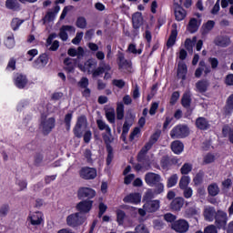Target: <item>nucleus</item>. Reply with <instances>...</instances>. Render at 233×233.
<instances>
[{
  "label": "nucleus",
  "mask_w": 233,
  "mask_h": 233,
  "mask_svg": "<svg viewBox=\"0 0 233 233\" xmlns=\"http://www.w3.org/2000/svg\"><path fill=\"white\" fill-rule=\"evenodd\" d=\"M96 125H97L98 129L106 130V134H110V130L112 128H110V126L106 125V123H105V121H103L101 119H97L96 120Z\"/></svg>",
  "instance_id": "nucleus-49"
},
{
  "label": "nucleus",
  "mask_w": 233,
  "mask_h": 233,
  "mask_svg": "<svg viewBox=\"0 0 233 233\" xmlns=\"http://www.w3.org/2000/svg\"><path fill=\"white\" fill-rule=\"evenodd\" d=\"M216 26V22L214 20H208L206 24L202 25V35L208 34V32L212 31Z\"/></svg>",
  "instance_id": "nucleus-39"
},
{
  "label": "nucleus",
  "mask_w": 233,
  "mask_h": 233,
  "mask_svg": "<svg viewBox=\"0 0 233 233\" xmlns=\"http://www.w3.org/2000/svg\"><path fill=\"white\" fill-rule=\"evenodd\" d=\"M208 194L211 196V198H216L218 194H219V186L217 183H212L208 187Z\"/></svg>",
  "instance_id": "nucleus-41"
},
{
  "label": "nucleus",
  "mask_w": 233,
  "mask_h": 233,
  "mask_svg": "<svg viewBox=\"0 0 233 233\" xmlns=\"http://www.w3.org/2000/svg\"><path fill=\"white\" fill-rule=\"evenodd\" d=\"M190 172H192V164L190 163H185L180 168V174H182V176H187Z\"/></svg>",
  "instance_id": "nucleus-53"
},
{
  "label": "nucleus",
  "mask_w": 233,
  "mask_h": 233,
  "mask_svg": "<svg viewBox=\"0 0 233 233\" xmlns=\"http://www.w3.org/2000/svg\"><path fill=\"white\" fill-rule=\"evenodd\" d=\"M188 185H190V177L185 175L182 176L178 183L180 190L188 187Z\"/></svg>",
  "instance_id": "nucleus-47"
},
{
  "label": "nucleus",
  "mask_w": 233,
  "mask_h": 233,
  "mask_svg": "<svg viewBox=\"0 0 233 233\" xmlns=\"http://www.w3.org/2000/svg\"><path fill=\"white\" fill-rule=\"evenodd\" d=\"M64 70L67 72V74H72L76 70V65H77V59L66 57L64 59Z\"/></svg>",
  "instance_id": "nucleus-23"
},
{
  "label": "nucleus",
  "mask_w": 233,
  "mask_h": 233,
  "mask_svg": "<svg viewBox=\"0 0 233 233\" xmlns=\"http://www.w3.org/2000/svg\"><path fill=\"white\" fill-rule=\"evenodd\" d=\"M125 117V105L122 102L116 104V119L121 121Z\"/></svg>",
  "instance_id": "nucleus-42"
},
{
  "label": "nucleus",
  "mask_w": 233,
  "mask_h": 233,
  "mask_svg": "<svg viewBox=\"0 0 233 233\" xmlns=\"http://www.w3.org/2000/svg\"><path fill=\"white\" fill-rule=\"evenodd\" d=\"M86 221V216H83L81 213L76 212L68 215L66 218L67 227L70 228H79L82 225H85Z\"/></svg>",
  "instance_id": "nucleus-3"
},
{
  "label": "nucleus",
  "mask_w": 233,
  "mask_h": 233,
  "mask_svg": "<svg viewBox=\"0 0 233 233\" xmlns=\"http://www.w3.org/2000/svg\"><path fill=\"white\" fill-rule=\"evenodd\" d=\"M187 74H188V67H187V64L183 61L178 62L177 69V76L178 79L185 81V79H187Z\"/></svg>",
  "instance_id": "nucleus-21"
},
{
  "label": "nucleus",
  "mask_w": 233,
  "mask_h": 233,
  "mask_svg": "<svg viewBox=\"0 0 233 233\" xmlns=\"http://www.w3.org/2000/svg\"><path fill=\"white\" fill-rule=\"evenodd\" d=\"M86 123V116L85 115L77 117L75 127L73 128V134L75 137L81 139L83 137V132H81V128H83V125Z\"/></svg>",
  "instance_id": "nucleus-12"
},
{
  "label": "nucleus",
  "mask_w": 233,
  "mask_h": 233,
  "mask_svg": "<svg viewBox=\"0 0 233 233\" xmlns=\"http://www.w3.org/2000/svg\"><path fill=\"white\" fill-rule=\"evenodd\" d=\"M171 150L174 154L179 155L185 150V145L181 140H174L171 143Z\"/></svg>",
  "instance_id": "nucleus-30"
},
{
  "label": "nucleus",
  "mask_w": 233,
  "mask_h": 233,
  "mask_svg": "<svg viewBox=\"0 0 233 233\" xmlns=\"http://www.w3.org/2000/svg\"><path fill=\"white\" fill-rule=\"evenodd\" d=\"M161 207V201L156 200H148L144 203L143 208L147 210L148 213L157 212L159 208Z\"/></svg>",
  "instance_id": "nucleus-14"
},
{
  "label": "nucleus",
  "mask_w": 233,
  "mask_h": 233,
  "mask_svg": "<svg viewBox=\"0 0 233 233\" xmlns=\"http://www.w3.org/2000/svg\"><path fill=\"white\" fill-rule=\"evenodd\" d=\"M29 219H30V223L31 225H41V218H39V216L37 215H33L32 217H29Z\"/></svg>",
  "instance_id": "nucleus-64"
},
{
  "label": "nucleus",
  "mask_w": 233,
  "mask_h": 233,
  "mask_svg": "<svg viewBox=\"0 0 233 233\" xmlns=\"http://www.w3.org/2000/svg\"><path fill=\"white\" fill-rule=\"evenodd\" d=\"M34 159L35 167H41V163H43V159H45V157L43 156V153H36L34 157Z\"/></svg>",
  "instance_id": "nucleus-57"
},
{
  "label": "nucleus",
  "mask_w": 233,
  "mask_h": 233,
  "mask_svg": "<svg viewBox=\"0 0 233 233\" xmlns=\"http://www.w3.org/2000/svg\"><path fill=\"white\" fill-rule=\"evenodd\" d=\"M196 41H198V38L194 36L192 39L187 38L185 41V47L190 51L192 48H194V45L196 44Z\"/></svg>",
  "instance_id": "nucleus-55"
},
{
  "label": "nucleus",
  "mask_w": 233,
  "mask_h": 233,
  "mask_svg": "<svg viewBox=\"0 0 233 233\" xmlns=\"http://www.w3.org/2000/svg\"><path fill=\"white\" fill-rule=\"evenodd\" d=\"M218 228L214 224H210L204 228V231L202 233H218Z\"/></svg>",
  "instance_id": "nucleus-59"
},
{
  "label": "nucleus",
  "mask_w": 233,
  "mask_h": 233,
  "mask_svg": "<svg viewBox=\"0 0 233 233\" xmlns=\"http://www.w3.org/2000/svg\"><path fill=\"white\" fill-rule=\"evenodd\" d=\"M107 208L108 207L105 203L100 202L98 205V218H103V215L106 212Z\"/></svg>",
  "instance_id": "nucleus-61"
},
{
  "label": "nucleus",
  "mask_w": 233,
  "mask_h": 233,
  "mask_svg": "<svg viewBox=\"0 0 233 233\" xmlns=\"http://www.w3.org/2000/svg\"><path fill=\"white\" fill-rule=\"evenodd\" d=\"M88 23L86 22V18L85 16H78L76 21V28H80L81 30H85Z\"/></svg>",
  "instance_id": "nucleus-45"
},
{
  "label": "nucleus",
  "mask_w": 233,
  "mask_h": 233,
  "mask_svg": "<svg viewBox=\"0 0 233 233\" xmlns=\"http://www.w3.org/2000/svg\"><path fill=\"white\" fill-rule=\"evenodd\" d=\"M84 157L86 159L87 163H94V160L92 159V150L89 148H86L84 151Z\"/></svg>",
  "instance_id": "nucleus-63"
},
{
  "label": "nucleus",
  "mask_w": 233,
  "mask_h": 233,
  "mask_svg": "<svg viewBox=\"0 0 233 233\" xmlns=\"http://www.w3.org/2000/svg\"><path fill=\"white\" fill-rule=\"evenodd\" d=\"M169 136L171 139H185L190 136V128L185 124H178L171 129Z\"/></svg>",
  "instance_id": "nucleus-4"
},
{
  "label": "nucleus",
  "mask_w": 233,
  "mask_h": 233,
  "mask_svg": "<svg viewBox=\"0 0 233 233\" xmlns=\"http://www.w3.org/2000/svg\"><path fill=\"white\" fill-rule=\"evenodd\" d=\"M181 105L184 108H190V105H192V98L187 93H185L181 98Z\"/></svg>",
  "instance_id": "nucleus-44"
},
{
  "label": "nucleus",
  "mask_w": 233,
  "mask_h": 233,
  "mask_svg": "<svg viewBox=\"0 0 233 233\" xmlns=\"http://www.w3.org/2000/svg\"><path fill=\"white\" fill-rule=\"evenodd\" d=\"M208 86H210V83L207 79L198 80L196 83V88L199 94H205L208 90Z\"/></svg>",
  "instance_id": "nucleus-29"
},
{
  "label": "nucleus",
  "mask_w": 233,
  "mask_h": 233,
  "mask_svg": "<svg viewBox=\"0 0 233 233\" xmlns=\"http://www.w3.org/2000/svg\"><path fill=\"white\" fill-rule=\"evenodd\" d=\"M179 4H177V7L175 9V18L176 21H183L185 17H187V10L183 8L181 5H183V0H178Z\"/></svg>",
  "instance_id": "nucleus-22"
},
{
  "label": "nucleus",
  "mask_w": 233,
  "mask_h": 233,
  "mask_svg": "<svg viewBox=\"0 0 233 233\" xmlns=\"http://www.w3.org/2000/svg\"><path fill=\"white\" fill-rule=\"evenodd\" d=\"M179 179V177H177V174L171 175L167 181V187L172 188L173 187H176L177 185V180Z\"/></svg>",
  "instance_id": "nucleus-43"
},
{
  "label": "nucleus",
  "mask_w": 233,
  "mask_h": 233,
  "mask_svg": "<svg viewBox=\"0 0 233 233\" xmlns=\"http://www.w3.org/2000/svg\"><path fill=\"white\" fill-rule=\"evenodd\" d=\"M170 228L177 233H187L190 228V224H188L187 219L179 218L170 225Z\"/></svg>",
  "instance_id": "nucleus-7"
},
{
  "label": "nucleus",
  "mask_w": 233,
  "mask_h": 233,
  "mask_svg": "<svg viewBox=\"0 0 233 233\" xmlns=\"http://www.w3.org/2000/svg\"><path fill=\"white\" fill-rule=\"evenodd\" d=\"M106 152H107V157L106 158V163L107 167H110V165H112V161L114 160V148L113 147L106 148Z\"/></svg>",
  "instance_id": "nucleus-52"
},
{
  "label": "nucleus",
  "mask_w": 233,
  "mask_h": 233,
  "mask_svg": "<svg viewBox=\"0 0 233 233\" xmlns=\"http://www.w3.org/2000/svg\"><path fill=\"white\" fill-rule=\"evenodd\" d=\"M81 179L89 181L90 179H96L97 177V169L90 167H83L78 171Z\"/></svg>",
  "instance_id": "nucleus-8"
},
{
  "label": "nucleus",
  "mask_w": 233,
  "mask_h": 233,
  "mask_svg": "<svg viewBox=\"0 0 233 233\" xmlns=\"http://www.w3.org/2000/svg\"><path fill=\"white\" fill-rule=\"evenodd\" d=\"M123 201L124 203L138 205V203H141V195L139 193H130L123 198Z\"/></svg>",
  "instance_id": "nucleus-25"
},
{
  "label": "nucleus",
  "mask_w": 233,
  "mask_h": 233,
  "mask_svg": "<svg viewBox=\"0 0 233 233\" xmlns=\"http://www.w3.org/2000/svg\"><path fill=\"white\" fill-rule=\"evenodd\" d=\"M10 211V206L8 204H4L0 208V219H3V218H6L8 216V212Z\"/></svg>",
  "instance_id": "nucleus-56"
},
{
  "label": "nucleus",
  "mask_w": 233,
  "mask_h": 233,
  "mask_svg": "<svg viewBox=\"0 0 233 233\" xmlns=\"http://www.w3.org/2000/svg\"><path fill=\"white\" fill-rule=\"evenodd\" d=\"M110 70H112L110 65L105 63V61H102L99 63L98 67L92 70L91 74L93 77H99V76H102V74H105V72H110Z\"/></svg>",
  "instance_id": "nucleus-16"
},
{
  "label": "nucleus",
  "mask_w": 233,
  "mask_h": 233,
  "mask_svg": "<svg viewBox=\"0 0 233 233\" xmlns=\"http://www.w3.org/2000/svg\"><path fill=\"white\" fill-rule=\"evenodd\" d=\"M135 232L136 233H150V231H148V228H147V226H145V224H139L135 228Z\"/></svg>",
  "instance_id": "nucleus-60"
},
{
  "label": "nucleus",
  "mask_w": 233,
  "mask_h": 233,
  "mask_svg": "<svg viewBox=\"0 0 233 233\" xmlns=\"http://www.w3.org/2000/svg\"><path fill=\"white\" fill-rule=\"evenodd\" d=\"M6 39L5 40V46L6 48H14L15 46V39L14 38V33L8 32L6 34Z\"/></svg>",
  "instance_id": "nucleus-38"
},
{
  "label": "nucleus",
  "mask_w": 233,
  "mask_h": 233,
  "mask_svg": "<svg viewBox=\"0 0 233 233\" xmlns=\"http://www.w3.org/2000/svg\"><path fill=\"white\" fill-rule=\"evenodd\" d=\"M195 125L198 130H208L210 128V122L205 116H198Z\"/></svg>",
  "instance_id": "nucleus-24"
},
{
  "label": "nucleus",
  "mask_w": 233,
  "mask_h": 233,
  "mask_svg": "<svg viewBox=\"0 0 233 233\" xmlns=\"http://www.w3.org/2000/svg\"><path fill=\"white\" fill-rule=\"evenodd\" d=\"M205 181V171L199 170L193 177L194 187H201Z\"/></svg>",
  "instance_id": "nucleus-33"
},
{
  "label": "nucleus",
  "mask_w": 233,
  "mask_h": 233,
  "mask_svg": "<svg viewBox=\"0 0 233 233\" xmlns=\"http://www.w3.org/2000/svg\"><path fill=\"white\" fill-rule=\"evenodd\" d=\"M187 30L189 34H196L199 30V24H198L197 18H191L189 20Z\"/></svg>",
  "instance_id": "nucleus-34"
},
{
  "label": "nucleus",
  "mask_w": 233,
  "mask_h": 233,
  "mask_svg": "<svg viewBox=\"0 0 233 233\" xmlns=\"http://www.w3.org/2000/svg\"><path fill=\"white\" fill-rule=\"evenodd\" d=\"M183 190V196L186 199H190L194 194V190H192V187H187L186 188H182Z\"/></svg>",
  "instance_id": "nucleus-58"
},
{
  "label": "nucleus",
  "mask_w": 233,
  "mask_h": 233,
  "mask_svg": "<svg viewBox=\"0 0 233 233\" xmlns=\"http://www.w3.org/2000/svg\"><path fill=\"white\" fill-rule=\"evenodd\" d=\"M88 85H90L88 78L86 77H82L80 79V81L78 82V86L80 88H84V90L82 91V96L83 97H85L86 99H89L91 94H92V90H90V88H88Z\"/></svg>",
  "instance_id": "nucleus-17"
},
{
  "label": "nucleus",
  "mask_w": 233,
  "mask_h": 233,
  "mask_svg": "<svg viewBox=\"0 0 233 233\" xmlns=\"http://www.w3.org/2000/svg\"><path fill=\"white\" fill-rule=\"evenodd\" d=\"M78 199L92 200L96 198V190L92 187H82L77 190Z\"/></svg>",
  "instance_id": "nucleus-9"
},
{
  "label": "nucleus",
  "mask_w": 233,
  "mask_h": 233,
  "mask_svg": "<svg viewBox=\"0 0 233 233\" xmlns=\"http://www.w3.org/2000/svg\"><path fill=\"white\" fill-rule=\"evenodd\" d=\"M74 117V111H71L70 113H67L66 116H65V118H64V123L66 125V129L67 130H70L71 127H72V118Z\"/></svg>",
  "instance_id": "nucleus-46"
},
{
  "label": "nucleus",
  "mask_w": 233,
  "mask_h": 233,
  "mask_svg": "<svg viewBox=\"0 0 233 233\" xmlns=\"http://www.w3.org/2000/svg\"><path fill=\"white\" fill-rule=\"evenodd\" d=\"M56 37H57V34L52 33L48 35V37L46 39V46H50V45H51V46L49 48V50L51 52H57V50H59V42L57 40L54 41V39H56Z\"/></svg>",
  "instance_id": "nucleus-19"
},
{
  "label": "nucleus",
  "mask_w": 233,
  "mask_h": 233,
  "mask_svg": "<svg viewBox=\"0 0 233 233\" xmlns=\"http://www.w3.org/2000/svg\"><path fill=\"white\" fill-rule=\"evenodd\" d=\"M96 66H97L96 58H88L84 64H78L79 70L87 72V74H92V70H95Z\"/></svg>",
  "instance_id": "nucleus-11"
},
{
  "label": "nucleus",
  "mask_w": 233,
  "mask_h": 233,
  "mask_svg": "<svg viewBox=\"0 0 233 233\" xmlns=\"http://www.w3.org/2000/svg\"><path fill=\"white\" fill-rule=\"evenodd\" d=\"M25 23V20H21L17 17L13 18L11 21V28L12 30H14V32L19 30V26H21V25Z\"/></svg>",
  "instance_id": "nucleus-48"
},
{
  "label": "nucleus",
  "mask_w": 233,
  "mask_h": 233,
  "mask_svg": "<svg viewBox=\"0 0 233 233\" xmlns=\"http://www.w3.org/2000/svg\"><path fill=\"white\" fill-rule=\"evenodd\" d=\"M144 179L147 187H155L154 194H156V196H159V194L165 192V184L161 182V175L154 172H147L145 175Z\"/></svg>",
  "instance_id": "nucleus-1"
},
{
  "label": "nucleus",
  "mask_w": 233,
  "mask_h": 233,
  "mask_svg": "<svg viewBox=\"0 0 233 233\" xmlns=\"http://www.w3.org/2000/svg\"><path fill=\"white\" fill-rule=\"evenodd\" d=\"M54 19H56V13L48 11L42 19L43 25H46V23H50L51 21H54Z\"/></svg>",
  "instance_id": "nucleus-50"
},
{
  "label": "nucleus",
  "mask_w": 233,
  "mask_h": 233,
  "mask_svg": "<svg viewBox=\"0 0 233 233\" xmlns=\"http://www.w3.org/2000/svg\"><path fill=\"white\" fill-rule=\"evenodd\" d=\"M184 205L185 198H183L182 197H177L171 201L170 209L172 210V212H179V210L183 208Z\"/></svg>",
  "instance_id": "nucleus-20"
},
{
  "label": "nucleus",
  "mask_w": 233,
  "mask_h": 233,
  "mask_svg": "<svg viewBox=\"0 0 233 233\" xmlns=\"http://www.w3.org/2000/svg\"><path fill=\"white\" fill-rule=\"evenodd\" d=\"M178 99H179V91H174L169 100L170 105L172 106L176 105Z\"/></svg>",
  "instance_id": "nucleus-62"
},
{
  "label": "nucleus",
  "mask_w": 233,
  "mask_h": 233,
  "mask_svg": "<svg viewBox=\"0 0 233 233\" xmlns=\"http://www.w3.org/2000/svg\"><path fill=\"white\" fill-rule=\"evenodd\" d=\"M48 55L46 53L41 54L34 62L33 67L39 69L45 68L46 65H48Z\"/></svg>",
  "instance_id": "nucleus-18"
},
{
  "label": "nucleus",
  "mask_w": 233,
  "mask_h": 233,
  "mask_svg": "<svg viewBox=\"0 0 233 233\" xmlns=\"http://www.w3.org/2000/svg\"><path fill=\"white\" fill-rule=\"evenodd\" d=\"M116 216L118 227H123L125 225V219H127V213L122 209H116Z\"/></svg>",
  "instance_id": "nucleus-36"
},
{
  "label": "nucleus",
  "mask_w": 233,
  "mask_h": 233,
  "mask_svg": "<svg viewBox=\"0 0 233 233\" xmlns=\"http://www.w3.org/2000/svg\"><path fill=\"white\" fill-rule=\"evenodd\" d=\"M5 8L11 12H20L21 4L19 0H5Z\"/></svg>",
  "instance_id": "nucleus-27"
},
{
  "label": "nucleus",
  "mask_w": 233,
  "mask_h": 233,
  "mask_svg": "<svg viewBox=\"0 0 233 233\" xmlns=\"http://www.w3.org/2000/svg\"><path fill=\"white\" fill-rule=\"evenodd\" d=\"M15 86L19 88V90H23L28 85V78L25 75L17 73L14 77Z\"/></svg>",
  "instance_id": "nucleus-13"
},
{
  "label": "nucleus",
  "mask_w": 233,
  "mask_h": 233,
  "mask_svg": "<svg viewBox=\"0 0 233 233\" xmlns=\"http://www.w3.org/2000/svg\"><path fill=\"white\" fill-rule=\"evenodd\" d=\"M66 32H76V28L73 25H62L59 32L61 40L68 41V33Z\"/></svg>",
  "instance_id": "nucleus-26"
},
{
  "label": "nucleus",
  "mask_w": 233,
  "mask_h": 233,
  "mask_svg": "<svg viewBox=\"0 0 233 233\" xmlns=\"http://www.w3.org/2000/svg\"><path fill=\"white\" fill-rule=\"evenodd\" d=\"M176 39H177V29H172L167 42V48H171V46H174V45H176Z\"/></svg>",
  "instance_id": "nucleus-40"
},
{
  "label": "nucleus",
  "mask_w": 233,
  "mask_h": 233,
  "mask_svg": "<svg viewBox=\"0 0 233 233\" xmlns=\"http://www.w3.org/2000/svg\"><path fill=\"white\" fill-rule=\"evenodd\" d=\"M44 136H48L53 128H56V117L52 116L47 119H42L40 123Z\"/></svg>",
  "instance_id": "nucleus-10"
},
{
  "label": "nucleus",
  "mask_w": 233,
  "mask_h": 233,
  "mask_svg": "<svg viewBox=\"0 0 233 233\" xmlns=\"http://www.w3.org/2000/svg\"><path fill=\"white\" fill-rule=\"evenodd\" d=\"M215 227L218 230H227V224L228 223V214L223 209H218L215 216Z\"/></svg>",
  "instance_id": "nucleus-5"
},
{
  "label": "nucleus",
  "mask_w": 233,
  "mask_h": 233,
  "mask_svg": "<svg viewBox=\"0 0 233 233\" xmlns=\"http://www.w3.org/2000/svg\"><path fill=\"white\" fill-rule=\"evenodd\" d=\"M132 25L134 30H139L141 25H143V16L141 13L137 12L132 15Z\"/></svg>",
  "instance_id": "nucleus-28"
},
{
  "label": "nucleus",
  "mask_w": 233,
  "mask_h": 233,
  "mask_svg": "<svg viewBox=\"0 0 233 233\" xmlns=\"http://www.w3.org/2000/svg\"><path fill=\"white\" fill-rule=\"evenodd\" d=\"M93 207L94 200L84 199L76 204V210H77L78 214L86 216V214L90 213V210H92Z\"/></svg>",
  "instance_id": "nucleus-6"
},
{
  "label": "nucleus",
  "mask_w": 233,
  "mask_h": 233,
  "mask_svg": "<svg viewBox=\"0 0 233 233\" xmlns=\"http://www.w3.org/2000/svg\"><path fill=\"white\" fill-rule=\"evenodd\" d=\"M117 60L119 68H130L132 66V62L125 59V54L123 53L119 54Z\"/></svg>",
  "instance_id": "nucleus-35"
},
{
  "label": "nucleus",
  "mask_w": 233,
  "mask_h": 233,
  "mask_svg": "<svg viewBox=\"0 0 233 233\" xmlns=\"http://www.w3.org/2000/svg\"><path fill=\"white\" fill-rule=\"evenodd\" d=\"M178 162H179V159L176 157L170 158V157L167 155L162 157L160 160V167L162 170H168V168H170L172 165H177Z\"/></svg>",
  "instance_id": "nucleus-15"
},
{
  "label": "nucleus",
  "mask_w": 233,
  "mask_h": 233,
  "mask_svg": "<svg viewBox=\"0 0 233 233\" xmlns=\"http://www.w3.org/2000/svg\"><path fill=\"white\" fill-rule=\"evenodd\" d=\"M216 46H221V48H227L230 45V39L227 36H217L214 40Z\"/></svg>",
  "instance_id": "nucleus-32"
},
{
  "label": "nucleus",
  "mask_w": 233,
  "mask_h": 233,
  "mask_svg": "<svg viewBox=\"0 0 233 233\" xmlns=\"http://www.w3.org/2000/svg\"><path fill=\"white\" fill-rule=\"evenodd\" d=\"M106 117L109 123H116V111L114 108H111L109 111H106Z\"/></svg>",
  "instance_id": "nucleus-51"
},
{
  "label": "nucleus",
  "mask_w": 233,
  "mask_h": 233,
  "mask_svg": "<svg viewBox=\"0 0 233 233\" xmlns=\"http://www.w3.org/2000/svg\"><path fill=\"white\" fill-rule=\"evenodd\" d=\"M164 219L167 223H170V225H173L177 221V216L172 214V213H167L164 215Z\"/></svg>",
  "instance_id": "nucleus-54"
},
{
  "label": "nucleus",
  "mask_w": 233,
  "mask_h": 233,
  "mask_svg": "<svg viewBox=\"0 0 233 233\" xmlns=\"http://www.w3.org/2000/svg\"><path fill=\"white\" fill-rule=\"evenodd\" d=\"M159 137H161L160 130L156 131L150 136L148 142L145 144L137 156V161L138 163H143V161L147 159V154H148V151L152 149V147L157 143Z\"/></svg>",
  "instance_id": "nucleus-2"
},
{
  "label": "nucleus",
  "mask_w": 233,
  "mask_h": 233,
  "mask_svg": "<svg viewBox=\"0 0 233 233\" xmlns=\"http://www.w3.org/2000/svg\"><path fill=\"white\" fill-rule=\"evenodd\" d=\"M216 214H218V211L212 207L204 210V218L206 221H209L210 223L216 219Z\"/></svg>",
  "instance_id": "nucleus-31"
},
{
  "label": "nucleus",
  "mask_w": 233,
  "mask_h": 233,
  "mask_svg": "<svg viewBox=\"0 0 233 233\" xmlns=\"http://www.w3.org/2000/svg\"><path fill=\"white\" fill-rule=\"evenodd\" d=\"M102 138L106 145V148H113L110 145L111 143L114 142V138L112 137V129H110V133H103Z\"/></svg>",
  "instance_id": "nucleus-37"
}]
</instances>
